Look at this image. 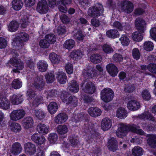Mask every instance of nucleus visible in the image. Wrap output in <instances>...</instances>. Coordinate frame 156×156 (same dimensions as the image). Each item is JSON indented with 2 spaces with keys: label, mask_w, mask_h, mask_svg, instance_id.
Listing matches in <instances>:
<instances>
[{
  "label": "nucleus",
  "mask_w": 156,
  "mask_h": 156,
  "mask_svg": "<svg viewBox=\"0 0 156 156\" xmlns=\"http://www.w3.org/2000/svg\"><path fill=\"white\" fill-rule=\"evenodd\" d=\"M103 12L102 5L100 4L97 3L94 7L89 9L88 14L90 16L95 17L100 16Z\"/></svg>",
  "instance_id": "nucleus-1"
},
{
  "label": "nucleus",
  "mask_w": 156,
  "mask_h": 156,
  "mask_svg": "<svg viewBox=\"0 0 156 156\" xmlns=\"http://www.w3.org/2000/svg\"><path fill=\"white\" fill-rule=\"evenodd\" d=\"M8 63H10L12 65L16 68L12 70L15 73L20 72L19 70H21L24 68L23 63L20 60L17 59L16 57L11 58L8 62Z\"/></svg>",
  "instance_id": "nucleus-2"
},
{
  "label": "nucleus",
  "mask_w": 156,
  "mask_h": 156,
  "mask_svg": "<svg viewBox=\"0 0 156 156\" xmlns=\"http://www.w3.org/2000/svg\"><path fill=\"white\" fill-rule=\"evenodd\" d=\"M101 98L105 102H108L112 100L114 96V94L111 89L105 88L101 92Z\"/></svg>",
  "instance_id": "nucleus-3"
},
{
  "label": "nucleus",
  "mask_w": 156,
  "mask_h": 156,
  "mask_svg": "<svg viewBox=\"0 0 156 156\" xmlns=\"http://www.w3.org/2000/svg\"><path fill=\"white\" fill-rule=\"evenodd\" d=\"M18 37L19 38L15 39L14 44L21 48L24 45L23 43L28 40L29 36L25 33L20 32L19 34Z\"/></svg>",
  "instance_id": "nucleus-4"
},
{
  "label": "nucleus",
  "mask_w": 156,
  "mask_h": 156,
  "mask_svg": "<svg viewBox=\"0 0 156 156\" xmlns=\"http://www.w3.org/2000/svg\"><path fill=\"white\" fill-rule=\"evenodd\" d=\"M119 8L122 11L129 13L133 10V5L131 2L125 1L122 2L119 5Z\"/></svg>",
  "instance_id": "nucleus-5"
},
{
  "label": "nucleus",
  "mask_w": 156,
  "mask_h": 156,
  "mask_svg": "<svg viewBox=\"0 0 156 156\" xmlns=\"http://www.w3.org/2000/svg\"><path fill=\"white\" fill-rule=\"evenodd\" d=\"M25 112L22 109L13 110L10 114L11 119L16 121L21 119L25 116Z\"/></svg>",
  "instance_id": "nucleus-6"
},
{
  "label": "nucleus",
  "mask_w": 156,
  "mask_h": 156,
  "mask_svg": "<svg viewBox=\"0 0 156 156\" xmlns=\"http://www.w3.org/2000/svg\"><path fill=\"white\" fill-rule=\"evenodd\" d=\"M45 83L43 76L39 75L37 76L34 78L33 84L36 88L40 91L43 89Z\"/></svg>",
  "instance_id": "nucleus-7"
},
{
  "label": "nucleus",
  "mask_w": 156,
  "mask_h": 156,
  "mask_svg": "<svg viewBox=\"0 0 156 156\" xmlns=\"http://www.w3.org/2000/svg\"><path fill=\"white\" fill-rule=\"evenodd\" d=\"M37 10L41 14H44L47 12L48 10V7L46 0H42L38 3Z\"/></svg>",
  "instance_id": "nucleus-8"
},
{
  "label": "nucleus",
  "mask_w": 156,
  "mask_h": 156,
  "mask_svg": "<svg viewBox=\"0 0 156 156\" xmlns=\"http://www.w3.org/2000/svg\"><path fill=\"white\" fill-rule=\"evenodd\" d=\"M128 129V127L126 125L122 124H120L116 132L117 136L121 138L123 137L127 133Z\"/></svg>",
  "instance_id": "nucleus-9"
},
{
  "label": "nucleus",
  "mask_w": 156,
  "mask_h": 156,
  "mask_svg": "<svg viewBox=\"0 0 156 156\" xmlns=\"http://www.w3.org/2000/svg\"><path fill=\"white\" fill-rule=\"evenodd\" d=\"M23 127L25 129H28L32 127L34 121L32 117L28 116L24 117L22 121Z\"/></svg>",
  "instance_id": "nucleus-10"
},
{
  "label": "nucleus",
  "mask_w": 156,
  "mask_h": 156,
  "mask_svg": "<svg viewBox=\"0 0 156 156\" xmlns=\"http://www.w3.org/2000/svg\"><path fill=\"white\" fill-rule=\"evenodd\" d=\"M25 152L29 155H32L35 153L36 151L35 145L31 142H28L24 145Z\"/></svg>",
  "instance_id": "nucleus-11"
},
{
  "label": "nucleus",
  "mask_w": 156,
  "mask_h": 156,
  "mask_svg": "<svg viewBox=\"0 0 156 156\" xmlns=\"http://www.w3.org/2000/svg\"><path fill=\"white\" fill-rule=\"evenodd\" d=\"M127 107L129 110L134 111L140 108V105L136 100L133 99L129 101L127 104Z\"/></svg>",
  "instance_id": "nucleus-12"
},
{
  "label": "nucleus",
  "mask_w": 156,
  "mask_h": 156,
  "mask_svg": "<svg viewBox=\"0 0 156 156\" xmlns=\"http://www.w3.org/2000/svg\"><path fill=\"white\" fill-rule=\"evenodd\" d=\"M135 23L136 28L141 33H144L146 30V23L145 21L142 19L138 18L136 20Z\"/></svg>",
  "instance_id": "nucleus-13"
},
{
  "label": "nucleus",
  "mask_w": 156,
  "mask_h": 156,
  "mask_svg": "<svg viewBox=\"0 0 156 156\" xmlns=\"http://www.w3.org/2000/svg\"><path fill=\"white\" fill-rule=\"evenodd\" d=\"M31 139L36 143L38 144H42L46 140L45 137L42 135L38 133H34L32 135Z\"/></svg>",
  "instance_id": "nucleus-14"
},
{
  "label": "nucleus",
  "mask_w": 156,
  "mask_h": 156,
  "mask_svg": "<svg viewBox=\"0 0 156 156\" xmlns=\"http://www.w3.org/2000/svg\"><path fill=\"white\" fill-rule=\"evenodd\" d=\"M10 102L5 96L0 95V108L7 110L10 108Z\"/></svg>",
  "instance_id": "nucleus-15"
},
{
  "label": "nucleus",
  "mask_w": 156,
  "mask_h": 156,
  "mask_svg": "<svg viewBox=\"0 0 156 156\" xmlns=\"http://www.w3.org/2000/svg\"><path fill=\"white\" fill-rule=\"evenodd\" d=\"M112 126V121L110 119L106 118L102 120L101 124V127L103 130L106 131L108 130L111 128Z\"/></svg>",
  "instance_id": "nucleus-16"
},
{
  "label": "nucleus",
  "mask_w": 156,
  "mask_h": 156,
  "mask_svg": "<svg viewBox=\"0 0 156 156\" xmlns=\"http://www.w3.org/2000/svg\"><path fill=\"white\" fill-rule=\"evenodd\" d=\"M106 69L109 73L112 76H116L118 72L116 66L112 64H108L106 66Z\"/></svg>",
  "instance_id": "nucleus-17"
},
{
  "label": "nucleus",
  "mask_w": 156,
  "mask_h": 156,
  "mask_svg": "<svg viewBox=\"0 0 156 156\" xmlns=\"http://www.w3.org/2000/svg\"><path fill=\"white\" fill-rule=\"evenodd\" d=\"M61 98L62 101L66 104H75L77 101V99L75 97L71 96L68 98L65 94L62 95Z\"/></svg>",
  "instance_id": "nucleus-18"
},
{
  "label": "nucleus",
  "mask_w": 156,
  "mask_h": 156,
  "mask_svg": "<svg viewBox=\"0 0 156 156\" xmlns=\"http://www.w3.org/2000/svg\"><path fill=\"white\" fill-rule=\"evenodd\" d=\"M22 147L19 143L16 142L13 144L11 149V152L14 154H19L22 151Z\"/></svg>",
  "instance_id": "nucleus-19"
},
{
  "label": "nucleus",
  "mask_w": 156,
  "mask_h": 156,
  "mask_svg": "<svg viewBox=\"0 0 156 156\" xmlns=\"http://www.w3.org/2000/svg\"><path fill=\"white\" fill-rule=\"evenodd\" d=\"M83 75L89 78H93L96 76L98 74L97 71H94L91 68L84 69L82 73Z\"/></svg>",
  "instance_id": "nucleus-20"
},
{
  "label": "nucleus",
  "mask_w": 156,
  "mask_h": 156,
  "mask_svg": "<svg viewBox=\"0 0 156 156\" xmlns=\"http://www.w3.org/2000/svg\"><path fill=\"white\" fill-rule=\"evenodd\" d=\"M48 127L44 124L40 123L37 126V129L40 133L44 135L48 132Z\"/></svg>",
  "instance_id": "nucleus-21"
},
{
  "label": "nucleus",
  "mask_w": 156,
  "mask_h": 156,
  "mask_svg": "<svg viewBox=\"0 0 156 156\" xmlns=\"http://www.w3.org/2000/svg\"><path fill=\"white\" fill-rule=\"evenodd\" d=\"M112 22H111V24L112 26L117 28L119 30L122 31L124 30H127L129 28V25L126 23L121 24L118 21H115L112 24Z\"/></svg>",
  "instance_id": "nucleus-22"
},
{
  "label": "nucleus",
  "mask_w": 156,
  "mask_h": 156,
  "mask_svg": "<svg viewBox=\"0 0 156 156\" xmlns=\"http://www.w3.org/2000/svg\"><path fill=\"white\" fill-rule=\"evenodd\" d=\"M20 94H14L11 98L12 103L14 105H18L21 104L23 101V99Z\"/></svg>",
  "instance_id": "nucleus-23"
},
{
  "label": "nucleus",
  "mask_w": 156,
  "mask_h": 156,
  "mask_svg": "<svg viewBox=\"0 0 156 156\" xmlns=\"http://www.w3.org/2000/svg\"><path fill=\"white\" fill-rule=\"evenodd\" d=\"M88 112L90 116L94 117L100 116L101 113V110L96 107L90 108L88 110Z\"/></svg>",
  "instance_id": "nucleus-24"
},
{
  "label": "nucleus",
  "mask_w": 156,
  "mask_h": 156,
  "mask_svg": "<svg viewBox=\"0 0 156 156\" xmlns=\"http://www.w3.org/2000/svg\"><path fill=\"white\" fill-rule=\"evenodd\" d=\"M108 149L111 151H114L117 148V141L115 139L112 138L108 141Z\"/></svg>",
  "instance_id": "nucleus-25"
},
{
  "label": "nucleus",
  "mask_w": 156,
  "mask_h": 156,
  "mask_svg": "<svg viewBox=\"0 0 156 156\" xmlns=\"http://www.w3.org/2000/svg\"><path fill=\"white\" fill-rule=\"evenodd\" d=\"M37 65L39 70L41 72L46 71L48 66L47 62L44 60H40L37 63Z\"/></svg>",
  "instance_id": "nucleus-26"
},
{
  "label": "nucleus",
  "mask_w": 156,
  "mask_h": 156,
  "mask_svg": "<svg viewBox=\"0 0 156 156\" xmlns=\"http://www.w3.org/2000/svg\"><path fill=\"white\" fill-rule=\"evenodd\" d=\"M95 89V85L92 83L90 82L86 84L84 91L88 93L92 94L94 93Z\"/></svg>",
  "instance_id": "nucleus-27"
},
{
  "label": "nucleus",
  "mask_w": 156,
  "mask_h": 156,
  "mask_svg": "<svg viewBox=\"0 0 156 156\" xmlns=\"http://www.w3.org/2000/svg\"><path fill=\"white\" fill-rule=\"evenodd\" d=\"M116 115L119 118L124 119L127 116L126 111L123 107H119L116 111Z\"/></svg>",
  "instance_id": "nucleus-28"
},
{
  "label": "nucleus",
  "mask_w": 156,
  "mask_h": 156,
  "mask_svg": "<svg viewBox=\"0 0 156 156\" xmlns=\"http://www.w3.org/2000/svg\"><path fill=\"white\" fill-rule=\"evenodd\" d=\"M69 90L72 92L76 93L79 90V86L75 80H72L69 84Z\"/></svg>",
  "instance_id": "nucleus-29"
},
{
  "label": "nucleus",
  "mask_w": 156,
  "mask_h": 156,
  "mask_svg": "<svg viewBox=\"0 0 156 156\" xmlns=\"http://www.w3.org/2000/svg\"><path fill=\"white\" fill-rule=\"evenodd\" d=\"M23 5V3L20 0H13L12 2V7L16 11L20 10Z\"/></svg>",
  "instance_id": "nucleus-30"
},
{
  "label": "nucleus",
  "mask_w": 156,
  "mask_h": 156,
  "mask_svg": "<svg viewBox=\"0 0 156 156\" xmlns=\"http://www.w3.org/2000/svg\"><path fill=\"white\" fill-rule=\"evenodd\" d=\"M61 5L59 6V10L61 12L66 13L67 11V8L66 5L70 4L72 0H60Z\"/></svg>",
  "instance_id": "nucleus-31"
},
{
  "label": "nucleus",
  "mask_w": 156,
  "mask_h": 156,
  "mask_svg": "<svg viewBox=\"0 0 156 156\" xmlns=\"http://www.w3.org/2000/svg\"><path fill=\"white\" fill-rule=\"evenodd\" d=\"M19 27V24L17 21H12L8 25V30L11 32H14L18 29Z\"/></svg>",
  "instance_id": "nucleus-32"
},
{
  "label": "nucleus",
  "mask_w": 156,
  "mask_h": 156,
  "mask_svg": "<svg viewBox=\"0 0 156 156\" xmlns=\"http://www.w3.org/2000/svg\"><path fill=\"white\" fill-rule=\"evenodd\" d=\"M83 54V52L80 50H74L70 54V56L73 59L76 60L81 58Z\"/></svg>",
  "instance_id": "nucleus-33"
},
{
  "label": "nucleus",
  "mask_w": 156,
  "mask_h": 156,
  "mask_svg": "<svg viewBox=\"0 0 156 156\" xmlns=\"http://www.w3.org/2000/svg\"><path fill=\"white\" fill-rule=\"evenodd\" d=\"M90 61L94 63H98L101 62L102 58L101 56L98 54L92 55L90 57Z\"/></svg>",
  "instance_id": "nucleus-34"
},
{
  "label": "nucleus",
  "mask_w": 156,
  "mask_h": 156,
  "mask_svg": "<svg viewBox=\"0 0 156 156\" xmlns=\"http://www.w3.org/2000/svg\"><path fill=\"white\" fill-rule=\"evenodd\" d=\"M48 108L51 114H54L58 109V105L55 102H51L48 105Z\"/></svg>",
  "instance_id": "nucleus-35"
},
{
  "label": "nucleus",
  "mask_w": 156,
  "mask_h": 156,
  "mask_svg": "<svg viewBox=\"0 0 156 156\" xmlns=\"http://www.w3.org/2000/svg\"><path fill=\"white\" fill-rule=\"evenodd\" d=\"M75 42L72 39H69L66 41L63 44V47L66 49L70 50L72 49L74 46Z\"/></svg>",
  "instance_id": "nucleus-36"
},
{
  "label": "nucleus",
  "mask_w": 156,
  "mask_h": 156,
  "mask_svg": "<svg viewBox=\"0 0 156 156\" xmlns=\"http://www.w3.org/2000/svg\"><path fill=\"white\" fill-rule=\"evenodd\" d=\"M44 76L48 83H51L55 79V75L53 72L47 73L45 74Z\"/></svg>",
  "instance_id": "nucleus-37"
},
{
  "label": "nucleus",
  "mask_w": 156,
  "mask_h": 156,
  "mask_svg": "<svg viewBox=\"0 0 156 156\" xmlns=\"http://www.w3.org/2000/svg\"><path fill=\"white\" fill-rule=\"evenodd\" d=\"M132 154L135 156H140L143 153L142 148L139 146L135 147L132 150Z\"/></svg>",
  "instance_id": "nucleus-38"
},
{
  "label": "nucleus",
  "mask_w": 156,
  "mask_h": 156,
  "mask_svg": "<svg viewBox=\"0 0 156 156\" xmlns=\"http://www.w3.org/2000/svg\"><path fill=\"white\" fill-rule=\"evenodd\" d=\"M107 36L111 38H115L119 36V33L118 31L116 30H110L106 32Z\"/></svg>",
  "instance_id": "nucleus-39"
},
{
  "label": "nucleus",
  "mask_w": 156,
  "mask_h": 156,
  "mask_svg": "<svg viewBox=\"0 0 156 156\" xmlns=\"http://www.w3.org/2000/svg\"><path fill=\"white\" fill-rule=\"evenodd\" d=\"M119 40L122 46H127L130 43V40L129 37L125 35H122L119 38Z\"/></svg>",
  "instance_id": "nucleus-40"
},
{
  "label": "nucleus",
  "mask_w": 156,
  "mask_h": 156,
  "mask_svg": "<svg viewBox=\"0 0 156 156\" xmlns=\"http://www.w3.org/2000/svg\"><path fill=\"white\" fill-rule=\"evenodd\" d=\"M141 97L143 100L145 101H148L151 98L150 94L147 89L144 90L142 91Z\"/></svg>",
  "instance_id": "nucleus-41"
},
{
  "label": "nucleus",
  "mask_w": 156,
  "mask_h": 156,
  "mask_svg": "<svg viewBox=\"0 0 156 156\" xmlns=\"http://www.w3.org/2000/svg\"><path fill=\"white\" fill-rule=\"evenodd\" d=\"M44 38L50 44H53L56 41V37L53 34H47Z\"/></svg>",
  "instance_id": "nucleus-42"
},
{
  "label": "nucleus",
  "mask_w": 156,
  "mask_h": 156,
  "mask_svg": "<svg viewBox=\"0 0 156 156\" xmlns=\"http://www.w3.org/2000/svg\"><path fill=\"white\" fill-rule=\"evenodd\" d=\"M132 38L134 41L138 42L141 41L143 39L141 34L138 31L133 33L132 35Z\"/></svg>",
  "instance_id": "nucleus-43"
},
{
  "label": "nucleus",
  "mask_w": 156,
  "mask_h": 156,
  "mask_svg": "<svg viewBox=\"0 0 156 156\" xmlns=\"http://www.w3.org/2000/svg\"><path fill=\"white\" fill-rule=\"evenodd\" d=\"M11 129L15 132H18L21 129V126L19 123L16 122H13L10 125Z\"/></svg>",
  "instance_id": "nucleus-44"
},
{
  "label": "nucleus",
  "mask_w": 156,
  "mask_h": 156,
  "mask_svg": "<svg viewBox=\"0 0 156 156\" xmlns=\"http://www.w3.org/2000/svg\"><path fill=\"white\" fill-rule=\"evenodd\" d=\"M143 48L146 51H151L153 49V44L151 41H146L143 44Z\"/></svg>",
  "instance_id": "nucleus-45"
},
{
  "label": "nucleus",
  "mask_w": 156,
  "mask_h": 156,
  "mask_svg": "<svg viewBox=\"0 0 156 156\" xmlns=\"http://www.w3.org/2000/svg\"><path fill=\"white\" fill-rule=\"evenodd\" d=\"M12 87L15 89H18L21 87L22 82L19 79L14 80L12 83Z\"/></svg>",
  "instance_id": "nucleus-46"
},
{
  "label": "nucleus",
  "mask_w": 156,
  "mask_h": 156,
  "mask_svg": "<svg viewBox=\"0 0 156 156\" xmlns=\"http://www.w3.org/2000/svg\"><path fill=\"white\" fill-rule=\"evenodd\" d=\"M129 130L134 133L140 134L143 135L144 133L142 130L137 127L136 125H133L130 126L129 128Z\"/></svg>",
  "instance_id": "nucleus-47"
},
{
  "label": "nucleus",
  "mask_w": 156,
  "mask_h": 156,
  "mask_svg": "<svg viewBox=\"0 0 156 156\" xmlns=\"http://www.w3.org/2000/svg\"><path fill=\"white\" fill-rule=\"evenodd\" d=\"M103 51L106 54H109L113 52V49L111 46L109 44H104L102 47Z\"/></svg>",
  "instance_id": "nucleus-48"
},
{
  "label": "nucleus",
  "mask_w": 156,
  "mask_h": 156,
  "mask_svg": "<svg viewBox=\"0 0 156 156\" xmlns=\"http://www.w3.org/2000/svg\"><path fill=\"white\" fill-rule=\"evenodd\" d=\"M74 37L79 41H83L84 37V35L82 33L81 30L74 31Z\"/></svg>",
  "instance_id": "nucleus-49"
},
{
  "label": "nucleus",
  "mask_w": 156,
  "mask_h": 156,
  "mask_svg": "<svg viewBox=\"0 0 156 156\" xmlns=\"http://www.w3.org/2000/svg\"><path fill=\"white\" fill-rule=\"evenodd\" d=\"M67 76L66 73L63 72L59 73V83L63 84L67 81Z\"/></svg>",
  "instance_id": "nucleus-50"
},
{
  "label": "nucleus",
  "mask_w": 156,
  "mask_h": 156,
  "mask_svg": "<svg viewBox=\"0 0 156 156\" xmlns=\"http://www.w3.org/2000/svg\"><path fill=\"white\" fill-rule=\"evenodd\" d=\"M151 139H148L147 143L151 147L155 148L156 147V136H152Z\"/></svg>",
  "instance_id": "nucleus-51"
},
{
  "label": "nucleus",
  "mask_w": 156,
  "mask_h": 156,
  "mask_svg": "<svg viewBox=\"0 0 156 156\" xmlns=\"http://www.w3.org/2000/svg\"><path fill=\"white\" fill-rule=\"evenodd\" d=\"M34 113L36 116L40 120L44 119L45 116L44 113L41 110H35Z\"/></svg>",
  "instance_id": "nucleus-52"
},
{
  "label": "nucleus",
  "mask_w": 156,
  "mask_h": 156,
  "mask_svg": "<svg viewBox=\"0 0 156 156\" xmlns=\"http://www.w3.org/2000/svg\"><path fill=\"white\" fill-rule=\"evenodd\" d=\"M58 139L57 134L56 133H52L50 134L48 140L52 144H54L57 141Z\"/></svg>",
  "instance_id": "nucleus-53"
},
{
  "label": "nucleus",
  "mask_w": 156,
  "mask_h": 156,
  "mask_svg": "<svg viewBox=\"0 0 156 156\" xmlns=\"http://www.w3.org/2000/svg\"><path fill=\"white\" fill-rule=\"evenodd\" d=\"M65 68L66 71L68 74H70L73 73V67L71 63L68 62L66 64Z\"/></svg>",
  "instance_id": "nucleus-54"
},
{
  "label": "nucleus",
  "mask_w": 156,
  "mask_h": 156,
  "mask_svg": "<svg viewBox=\"0 0 156 156\" xmlns=\"http://www.w3.org/2000/svg\"><path fill=\"white\" fill-rule=\"evenodd\" d=\"M39 44L41 47L46 48H48L50 44L44 38V39H42L40 41Z\"/></svg>",
  "instance_id": "nucleus-55"
},
{
  "label": "nucleus",
  "mask_w": 156,
  "mask_h": 156,
  "mask_svg": "<svg viewBox=\"0 0 156 156\" xmlns=\"http://www.w3.org/2000/svg\"><path fill=\"white\" fill-rule=\"evenodd\" d=\"M132 55L133 58L138 60L139 59L140 56V54L139 49L137 48H134L132 51Z\"/></svg>",
  "instance_id": "nucleus-56"
},
{
  "label": "nucleus",
  "mask_w": 156,
  "mask_h": 156,
  "mask_svg": "<svg viewBox=\"0 0 156 156\" xmlns=\"http://www.w3.org/2000/svg\"><path fill=\"white\" fill-rule=\"evenodd\" d=\"M22 20L21 27L23 28H26L29 23L28 17L26 16H24L22 18Z\"/></svg>",
  "instance_id": "nucleus-57"
},
{
  "label": "nucleus",
  "mask_w": 156,
  "mask_h": 156,
  "mask_svg": "<svg viewBox=\"0 0 156 156\" xmlns=\"http://www.w3.org/2000/svg\"><path fill=\"white\" fill-rule=\"evenodd\" d=\"M49 59L51 62L54 64H55L58 62V58L57 55L55 53H52L49 55Z\"/></svg>",
  "instance_id": "nucleus-58"
},
{
  "label": "nucleus",
  "mask_w": 156,
  "mask_h": 156,
  "mask_svg": "<svg viewBox=\"0 0 156 156\" xmlns=\"http://www.w3.org/2000/svg\"><path fill=\"white\" fill-rule=\"evenodd\" d=\"M68 129L67 126L63 125L59 126V134L64 135L68 132Z\"/></svg>",
  "instance_id": "nucleus-59"
},
{
  "label": "nucleus",
  "mask_w": 156,
  "mask_h": 156,
  "mask_svg": "<svg viewBox=\"0 0 156 156\" xmlns=\"http://www.w3.org/2000/svg\"><path fill=\"white\" fill-rule=\"evenodd\" d=\"M150 34L152 39L156 41V27L151 28L150 30Z\"/></svg>",
  "instance_id": "nucleus-60"
},
{
  "label": "nucleus",
  "mask_w": 156,
  "mask_h": 156,
  "mask_svg": "<svg viewBox=\"0 0 156 156\" xmlns=\"http://www.w3.org/2000/svg\"><path fill=\"white\" fill-rule=\"evenodd\" d=\"M42 98L41 97H37L32 102V105L34 107H37L42 101Z\"/></svg>",
  "instance_id": "nucleus-61"
},
{
  "label": "nucleus",
  "mask_w": 156,
  "mask_h": 156,
  "mask_svg": "<svg viewBox=\"0 0 156 156\" xmlns=\"http://www.w3.org/2000/svg\"><path fill=\"white\" fill-rule=\"evenodd\" d=\"M113 59L115 62H121L122 60L123 57L121 55L116 53L113 55Z\"/></svg>",
  "instance_id": "nucleus-62"
},
{
  "label": "nucleus",
  "mask_w": 156,
  "mask_h": 156,
  "mask_svg": "<svg viewBox=\"0 0 156 156\" xmlns=\"http://www.w3.org/2000/svg\"><path fill=\"white\" fill-rule=\"evenodd\" d=\"M147 69L151 72L156 74V64H150L147 67Z\"/></svg>",
  "instance_id": "nucleus-63"
},
{
  "label": "nucleus",
  "mask_w": 156,
  "mask_h": 156,
  "mask_svg": "<svg viewBox=\"0 0 156 156\" xmlns=\"http://www.w3.org/2000/svg\"><path fill=\"white\" fill-rule=\"evenodd\" d=\"M27 94L29 100L34 98L36 95L34 91L33 90H28L27 92Z\"/></svg>",
  "instance_id": "nucleus-64"
}]
</instances>
